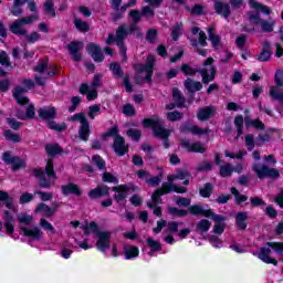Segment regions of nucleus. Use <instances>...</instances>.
<instances>
[{"instance_id": "nucleus-42", "label": "nucleus", "mask_w": 283, "mask_h": 283, "mask_svg": "<svg viewBox=\"0 0 283 283\" xmlns=\"http://www.w3.org/2000/svg\"><path fill=\"white\" fill-rule=\"evenodd\" d=\"M211 229V222L207 219H202L197 223V231L199 233H207Z\"/></svg>"}, {"instance_id": "nucleus-45", "label": "nucleus", "mask_w": 283, "mask_h": 283, "mask_svg": "<svg viewBox=\"0 0 283 283\" xmlns=\"http://www.w3.org/2000/svg\"><path fill=\"white\" fill-rule=\"evenodd\" d=\"M74 25L76 28V30H78V32H88L90 31V24H87V22L75 18L74 19Z\"/></svg>"}, {"instance_id": "nucleus-58", "label": "nucleus", "mask_w": 283, "mask_h": 283, "mask_svg": "<svg viewBox=\"0 0 283 283\" xmlns=\"http://www.w3.org/2000/svg\"><path fill=\"white\" fill-rule=\"evenodd\" d=\"M182 34V23H177L171 31V36L174 41H178V36Z\"/></svg>"}, {"instance_id": "nucleus-40", "label": "nucleus", "mask_w": 283, "mask_h": 283, "mask_svg": "<svg viewBox=\"0 0 283 283\" xmlns=\"http://www.w3.org/2000/svg\"><path fill=\"white\" fill-rule=\"evenodd\" d=\"M15 116L21 120H27V118H34V106L32 104H29L25 113H17Z\"/></svg>"}, {"instance_id": "nucleus-2", "label": "nucleus", "mask_w": 283, "mask_h": 283, "mask_svg": "<svg viewBox=\"0 0 283 283\" xmlns=\"http://www.w3.org/2000/svg\"><path fill=\"white\" fill-rule=\"evenodd\" d=\"M171 191H175V193H187V188L182 186H171L169 184H163L161 188L157 189L151 196V201L148 202V207L150 209H154L155 216H163V211L160 210V207H158V205L163 202L160 196H165V193H171Z\"/></svg>"}, {"instance_id": "nucleus-53", "label": "nucleus", "mask_w": 283, "mask_h": 283, "mask_svg": "<svg viewBox=\"0 0 283 283\" xmlns=\"http://www.w3.org/2000/svg\"><path fill=\"white\" fill-rule=\"evenodd\" d=\"M40 227L42 229H45V231H50V233H56V229L54 228V226H52V223L46 221L44 218L40 219Z\"/></svg>"}, {"instance_id": "nucleus-9", "label": "nucleus", "mask_w": 283, "mask_h": 283, "mask_svg": "<svg viewBox=\"0 0 283 283\" xmlns=\"http://www.w3.org/2000/svg\"><path fill=\"white\" fill-rule=\"evenodd\" d=\"M71 120H77L80 123L78 128V136L81 140H84V143H87L90 140V122H87V117H85L84 113L75 114L71 117Z\"/></svg>"}, {"instance_id": "nucleus-56", "label": "nucleus", "mask_w": 283, "mask_h": 283, "mask_svg": "<svg viewBox=\"0 0 283 283\" xmlns=\"http://www.w3.org/2000/svg\"><path fill=\"white\" fill-rule=\"evenodd\" d=\"M4 137L7 140H11V143H21V136L19 134L12 133L11 130H6Z\"/></svg>"}, {"instance_id": "nucleus-25", "label": "nucleus", "mask_w": 283, "mask_h": 283, "mask_svg": "<svg viewBox=\"0 0 283 283\" xmlns=\"http://www.w3.org/2000/svg\"><path fill=\"white\" fill-rule=\"evenodd\" d=\"M192 34L195 35V39H198V41H195L192 45L195 48H198V45H201V48H205L207 45V34L205 32L200 31L198 27H195L192 29Z\"/></svg>"}, {"instance_id": "nucleus-63", "label": "nucleus", "mask_w": 283, "mask_h": 283, "mask_svg": "<svg viewBox=\"0 0 283 283\" xmlns=\"http://www.w3.org/2000/svg\"><path fill=\"white\" fill-rule=\"evenodd\" d=\"M34 200V195L30 192H24L20 196V205H28V202H32Z\"/></svg>"}, {"instance_id": "nucleus-60", "label": "nucleus", "mask_w": 283, "mask_h": 283, "mask_svg": "<svg viewBox=\"0 0 283 283\" xmlns=\"http://www.w3.org/2000/svg\"><path fill=\"white\" fill-rule=\"evenodd\" d=\"M270 96H272V98H276V101H281V103H283V93H280V90L275 86H272L270 88Z\"/></svg>"}, {"instance_id": "nucleus-20", "label": "nucleus", "mask_w": 283, "mask_h": 283, "mask_svg": "<svg viewBox=\"0 0 283 283\" xmlns=\"http://www.w3.org/2000/svg\"><path fill=\"white\" fill-rule=\"evenodd\" d=\"M271 42L264 41L262 45L261 53L258 55V61H261L262 63H265L266 61H271Z\"/></svg>"}, {"instance_id": "nucleus-5", "label": "nucleus", "mask_w": 283, "mask_h": 283, "mask_svg": "<svg viewBox=\"0 0 283 283\" xmlns=\"http://www.w3.org/2000/svg\"><path fill=\"white\" fill-rule=\"evenodd\" d=\"M144 127H150L154 130L157 138L164 140V147L167 149L169 147V142L167 138L171 135V130L163 127V120L158 117H151L143 120Z\"/></svg>"}, {"instance_id": "nucleus-17", "label": "nucleus", "mask_w": 283, "mask_h": 283, "mask_svg": "<svg viewBox=\"0 0 283 283\" xmlns=\"http://www.w3.org/2000/svg\"><path fill=\"white\" fill-rule=\"evenodd\" d=\"M22 234L25 238H29L32 242H38V240H41L43 238V231L39 227H31V228H21Z\"/></svg>"}, {"instance_id": "nucleus-48", "label": "nucleus", "mask_w": 283, "mask_h": 283, "mask_svg": "<svg viewBox=\"0 0 283 283\" xmlns=\"http://www.w3.org/2000/svg\"><path fill=\"white\" fill-rule=\"evenodd\" d=\"M44 12L49 17H56V11L54 10V2L52 0H48L44 2Z\"/></svg>"}, {"instance_id": "nucleus-18", "label": "nucleus", "mask_w": 283, "mask_h": 283, "mask_svg": "<svg viewBox=\"0 0 283 283\" xmlns=\"http://www.w3.org/2000/svg\"><path fill=\"white\" fill-rule=\"evenodd\" d=\"M115 190V200L116 202H123L125 198H127V195L129 191H136V188L133 185L128 186H118L113 188Z\"/></svg>"}, {"instance_id": "nucleus-35", "label": "nucleus", "mask_w": 283, "mask_h": 283, "mask_svg": "<svg viewBox=\"0 0 283 283\" xmlns=\"http://www.w3.org/2000/svg\"><path fill=\"white\" fill-rule=\"evenodd\" d=\"M247 220H249V214L247 212H238L235 217L238 229L244 231V229H247Z\"/></svg>"}, {"instance_id": "nucleus-36", "label": "nucleus", "mask_w": 283, "mask_h": 283, "mask_svg": "<svg viewBox=\"0 0 283 283\" xmlns=\"http://www.w3.org/2000/svg\"><path fill=\"white\" fill-rule=\"evenodd\" d=\"M184 85L188 92H200V90H202V83L196 82L191 78H187Z\"/></svg>"}, {"instance_id": "nucleus-57", "label": "nucleus", "mask_w": 283, "mask_h": 283, "mask_svg": "<svg viewBox=\"0 0 283 283\" xmlns=\"http://www.w3.org/2000/svg\"><path fill=\"white\" fill-rule=\"evenodd\" d=\"M49 128L54 129V132H63L67 129V126L65 125V123L56 124V122L51 120L49 122Z\"/></svg>"}, {"instance_id": "nucleus-6", "label": "nucleus", "mask_w": 283, "mask_h": 283, "mask_svg": "<svg viewBox=\"0 0 283 283\" xmlns=\"http://www.w3.org/2000/svg\"><path fill=\"white\" fill-rule=\"evenodd\" d=\"M35 178L40 179V187H43L44 189H50L52 185H54V181L56 180V174L54 172V164L52 160H49L45 166V172L43 169L38 168L34 170Z\"/></svg>"}, {"instance_id": "nucleus-47", "label": "nucleus", "mask_w": 283, "mask_h": 283, "mask_svg": "<svg viewBox=\"0 0 283 283\" xmlns=\"http://www.w3.org/2000/svg\"><path fill=\"white\" fill-rule=\"evenodd\" d=\"M231 174H233V166H231L230 164H226L220 167L221 178H229L231 177Z\"/></svg>"}, {"instance_id": "nucleus-44", "label": "nucleus", "mask_w": 283, "mask_h": 283, "mask_svg": "<svg viewBox=\"0 0 283 283\" xmlns=\"http://www.w3.org/2000/svg\"><path fill=\"white\" fill-rule=\"evenodd\" d=\"M172 98H174L175 105L177 107H182V105H185V98L182 97V95L178 88L172 90Z\"/></svg>"}, {"instance_id": "nucleus-34", "label": "nucleus", "mask_w": 283, "mask_h": 283, "mask_svg": "<svg viewBox=\"0 0 283 283\" xmlns=\"http://www.w3.org/2000/svg\"><path fill=\"white\" fill-rule=\"evenodd\" d=\"M140 254V250L135 245H125L124 247V255L126 260H134V258H138Z\"/></svg>"}, {"instance_id": "nucleus-30", "label": "nucleus", "mask_w": 283, "mask_h": 283, "mask_svg": "<svg viewBox=\"0 0 283 283\" xmlns=\"http://www.w3.org/2000/svg\"><path fill=\"white\" fill-rule=\"evenodd\" d=\"M87 52L88 54H91V56L94 59V61H97L98 63H101V61H103L104 56H103V51H101V46L91 43L87 46Z\"/></svg>"}, {"instance_id": "nucleus-10", "label": "nucleus", "mask_w": 283, "mask_h": 283, "mask_svg": "<svg viewBox=\"0 0 283 283\" xmlns=\"http://www.w3.org/2000/svg\"><path fill=\"white\" fill-rule=\"evenodd\" d=\"M23 85L24 87H17L13 91V96L18 103V105H28V103H30V99H28L27 96H23V94H25V92H28V90H32V87H34V82H32V80H23Z\"/></svg>"}, {"instance_id": "nucleus-14", "label": "nucleus", "mask_w": 283, "mask_h": 283, "mask_svg": "<svg viewBox=\"0 0 283 283\" xmlns=\"http://www.w3.org/2000/svg\"><path fill=\"white\" fill-rule=\"evenodd\" d=\"M209 218L214 222L212 232L216 233V235H222L224 233V230L227 229V223H224V217L212 212Z\"/></svg>"}, {"instance_id": "nucleus-13", "label": "nucleus", "mask_w": 283, "mask_h": 283, "mask_svg": "<svg viewBox=\"0 0 283 283\" xmlns=\"http://www.w3.org/2000/svg\"><path fill=\"white\" fill-rule=\"evenodd\" d=\"M253 171H255L258 178H280V172L275 168H269L264 165H254Z\"/></svg>"}, {"instance_id": "nucleus-61", "label": "nucleus", "mask_w": 283, "mask_h": 283, "mask_svg": "<svg viewBox=\"0 0 283 283\" xmlns=\"http://www.w3.org/2000/svg\"><path fill=\"white\" fill-rule=\"evenodd\" d=\"M213 189V186L211 184H206L201 189H200V196L202 198H209L211 196V191Z\"/></svg>"}, {"instance_id": "nucleus-37", "label": "nucleus", "mask_w": 283, "mask_h": 283, "mask_svg": "<svg viewBox=\"0 0 283 283\" xmlns=\"http://www.w3.org/2000/svg\"><path fill=\"white\" fill-rule=\"evenodd\" d=\"M109 193V188L107 186H101L88 192L90 198H101V196H107Z\"/></svg>"}, {"instance_id": "nucleus-16", "label": "nucleus", "mask_w": 283, "mask_h": 283, "mask_svg": "<svg viewBox=\"0 0 283 283\" xmlns=\"http://www.w3.org/2000/svg\"><path fill=\"white\" fill-rule=\"evenodd\" d=\"M191 178V175L187 170H178L176 175H169L168 176V182H165L164 185H170L171 187H178L177 185H174L171 182L176 180H184V185H189V179Z\"/></svg>"}, {"instance_id": "nucleus-64", "label": "nucleus", "mask_w": 283, "mask_h": 283, "mask_svg": "<svg viewBox=\"0 0 283 283\" xmlns=\"http://www.w3.org/2000/svg\"><path fill=\"white\" fill-rule=\"evenodd\" d=\"M102 180L104 182H113L114 185L118 184V178H116V176L112 175L111 172H104Z\"/></svg>"}, {"instance_id": "nucleus-50", "label": "nucleus", "mask_w": 283, "mask_h": 283, "mask_svg": "<svg viewBox=\"0 0 283 283\" xmlns=\"http://www.w3.org/2000/svg\"><path fill=\"white\" fill-rule=\"evenodd\" d=\"M98 114H101V105L94 104L88 107V118L94 120V118H96Z\"/></svg>"}, {"instance_id": "nucleus-24", "label": "nucleus", "mask_w": 283, "mask_h": 283, "mask_svg": "<svg viewBox=\"0 0 283 283\" xmlns=\"http://www.w3.org/2000/svg\"><path fill=\"white\" fill-rule=\"evenodd\" d=\"M23 25V22L21 21V19H19L10 24L9 30L13 34H18L19 36H25V34H28V30H25Z\"/></svg>"}, {"instance_id": "nucleus-12", "label": "nucleus", "mask_w": 283, "mask_h": 283, "mask_svg": "<svg viewBox=\"0 0 283 283\" xmlns=\"http://www.w3.org/2000/svg\"><path fill=\"white\" fill-rule=\"evenodd\" d=\"M134 30H136V24L130 25L129 29L125 27H119L116 32V43L119 48L122 56H125V54L127 53V49L125 48V45H123V39H125V36H127L129 33L134 32Z\"/></svg>"}, {"instance_id": "nucleus-46", "label": "nucleus", "mask_w": 283, "mask_h": 283, "mask_svg": "<svg viewBox=\"0 0 283 283\" xmlns=\"http://www.w3.org/2000/svg\"><path fill=\"white\" fill-rule=\"evenodd\" d=\"M168 213H170V216H175V218H185V216L189 214V211L178 209L176 207H169L168 208Z\"/></svg>"}, {"instance_id": "nucleus-33", "label": "nucleus", "mask_w": 283, "mask_h": 283, "mask_svg": "<svg viewBox=\"0 0 283 283\" xmlns=\"http://www.w3.org/2000/svg\"><path fill=\"white\" fill-rule=\"evenodd\" d=\"M181 132H190L195 136H205V134H209V128H200L196 125L193 126L184 125L181 126Z\"/></svg>"}, {"instance_id": "nucleus-51", "label": "nucleus", "mask_w": 283, "mask_h": 283, "mask_svg": "<svg viewBox=\"0 0 283 283\" xmlns=\"http://www.w3.org/2000/svg\"><path fill=\"white\" fill-rule=\"evenodd\" d=\"M209 41L212 43V48L219 49L220 48V36L213 34V29H209Z\"/></svg>"}, {"instance_id": "nucleus-3", "label": "nucleus", "mask_w": 283, "mask_h": 283, "mask_svg": "<svg viewBox=\"0 0 283 283\" xmlns=\"http://www.w3.org/2000/svg\"><path fill=\"white\" fill-rule=\"evenodd\" d=\"M181 72L186 76H193V74H196L197 70H195L193 67H190L188 64H182ZM198 72L202 76V83H205V84L211 83V81H213V78H216V66H213L212 57H208L203 62L202 69H200Z\"/></svg>"}, {"instance_id": "nucleus-15", "label": "nucleus", "mask_w": 283, "mask_h": 283, "mask_svg": "<svg viewBox=\"0 0 283 283\" xmlns=\"http://www.w3.org/2000/svg\"><path fill=\"white\" fill-rule=\"evenodd\" d=\"M2 159L7 165H12L13 171H17V169H23L25 167V160L19 158V157H13L10 151H6L2 155Z\"/></svg>"}, {"instance_id": "nucleus-8", "label": "nucleus", "mask_w": 283, "mask_h": 283, "mask_svg": "<svg viewBox=\"0 0 283 283\" xmlns=\"http://www.w3.org/2000/svg\"><path fill=\"white\" fill-rule=\"evenodd\" d=\"M106 136H113L115 137L114 139V150L117 154V156H125V154H127V151L129 150V146L127 144H125V138H123V136L118 135V127L114 126L112 127Z\"/></svg>"}, {"instance_id": "nucleus-19", "label": "nucleus", "mask_w": 283, "mask_h": 283, "mask_svg": "<svg viewBox=\"0 0 283 283\" xmlns=\"http://www.w3.org/2000/svg\"><path fill=\"white\" fill-rule=\"evenodd\" d=\"M34 213H39L40 216H43L44 218H52L54 213H56V206L50 207L45 203H39L35 207Z\"/></svg>"}, {"instance_id": "nucleus-39", "label": "nucleus", "mask_w": 283, "mask_h": 283, "mask_svg": "<svg viewBox=\"0 0 283 283\" xmlns=\"http://www.w3.org/2000/svg\"><path fill=\"white\" fill-rule=\"evenodd\" d=\"M62 193L64 196H70V193H74V196H81V189H78V186L70 184L66 186H62Z\"/></svg>"}, {"instance_id": "nucleus-28", "label": "nucleus", "mask_w": 283, "mask_h": 283, "mask_svg": "<svg viewBox=\"0 0 283 283\" xmlns=\"http://www.w3.org/2000/svg\"><path fill=\"white\" fill-rule=\"evenodd\" d=\"M80 93L86 94L87 101H96V98L98 97V92H96V88H94L87 84L81 85Z\"/></svg>"}, {"instance_id": "nucleus-22", "label": "nucleus", "mask_w": 283, "mask_h": 283, "mask_svg": "<svg viewBox=\"0 0 283 283\" xmlns=\"http://www.w3.org/2000/svg\"><path fill=\"white\" fill-rule=\"evenodd\" d=\"M69 52L71 54V59L73 61H81V50H83V43L82 42H73L69 44Z\"/></svg>"}, {"instance_id": "nucleus-26", "label": "nucleus", "mask_w": 283, "mask_h": 283, "mask_svg": "<svg viewBox=\"0 0 283 283\" xmlns=\"http://www.w3.org/2000/svg\"><path fill=\"white\" fill-rule=\"evenodd\" d=\"M189 213L191 216H205V218H211L213 216V212L211 209H203L202 206L195 205L189 207Z\"/></svg>"}, {"instance_id": "nucleus-41", "label": "nucleus", "mask_w": 283, "mask_h": 283, "mask_svg": "<svg viewBox=\"0 0 283 283\" xmlns=\"http://www.w3.org/2000/svg\"><path fill=\"white\" fill-rule=\"evenodd\" d=\"M7 201V208L11 209V211H17V206L12 202V199L8 196V192L0 191V202Z\"/></svg>"}, {"instance_id": "nucleus-27", "label": "nucleus", "mask_w": 283, "mask_h": 283, "mask_svg": "<svg viewBox=\"0 0 283 283\" xmlns=\"http://www.w3.org/2000/svg\"><path fill=\"white\" fill-rule=\"evenodd\" d=\"M3 220H4V229L7 233L9 235H12L14 233V216L9 211H6L3 216Z\"/></svg>"}, {"instance_id": "nucleus-32", "label": "nucleus", "mask_w": 283, "mask_h": 283, "mask_svg": "<svg viewBox=\"0 0 283 283\" xmlns=\"http://www.w3.org/2000/svg\"><path fill=\"white\" fill-rule=\"evenodd\" d=\"M146 244L150 249V251L148 252V255H150V258L154 256L155 253H158V251H163V245L154 238H147Z\"/></svg>"}, {"instance_id": "nucleus-62", "label": "nucleus", "mask_w": 283, "mask_h": 283, "mask_svg": "<svg viewBox=\"0 0 283 283\" xmlns=\"http://www.w3.org/2000/svg\"><path fill=\"white\" fill-rule=\"evenodd\" d=\"M274 83L279 87H283V70L281 69L276 70L274 74Z\"/></svg>"}, {"instance_id": "nucleus-23", "label": "nucleus", "mask_w": 283, "mask_h": 283, "mask_svg": "<svg viewBox=\"0 0 283 283\" xmlns=\"http://www.w3.org/2000/svg\"><path fill=\"white\" fill-rule=\"evenodd\" d=\"M181 147H184V149H187V151H196L198 154H205V151H207L205 145L200 143L190 144L188 140H182Z\"/></svg>"}, {"instance_id": "nucleus-31", "label": "nucleus", "mask_w": 283, "mask_h": 283, "mask_svg": "<svg viewBox=\"0 0 283 283\" xmlns=\"http://www.w3.org/2000/svg\"><path fill=\"white\" fill-rule=\"evenodd\" d=\"M214 10L224 19H229V14H231L229 3H224L222 1L214 2Z\"/></svg>"}, {"instance_id": "nucleus-11", "label": "nucleus", "mask_w": 283, "mask_h": 283, "mask_svg": "<svg viewBox=\"0 0 283 283\" xmlns=\"http://www.w3.org/2000/svg\"><path fill=\"white\" fill-rule=\"evenodd\" d=\"M96 237H97L96 248L102 253H105L112 244V232H109V231H98L96 233Z\"/></svg>"}, {"instance_id": "nucleus-55", "label": "nucleus", "mask_w": 283, "mask_h": 283, "mask_svg": "<svg viewBox=\"0 0 283 283\" xmlns=\"http://www.w3.org/2000/svg\"><path fill=\"white\" fill-rule=\"evenodd\" d=\"M20 20L24 25H32L34 21H39V13H33L32 15L24 17Z\"/></svg>"}, {"instance_id": "nucleus-52", "label": "nucleus", "mask_w": 283, "mask_h": 283, "mask_svg": "<svg viewBox=\"0 0 283 283\" xmlns=\"http://www.w3.org/2000/svg\"><path fill=\"white\" fill-rule=\"evenodd\" d=\"M231 193L234 196L237 205H242V202H247L249 199L247 196L241 195L235 188H231Z\"/></svg>"}, {"instance_id": "nucleus-54", "label": "nucleus", "mask_w": 283, "mask_h": 283, "mask_svg": "<svg viewBox=\"0 0 283 283\" xmlns=\"http://www.w3.org/2000/svg\"><path fill=\"white\" fill-rule=\"evenodd\" d=\"M234 125L238 132L237 138H240V135L242 134V126L244 125V117H242V115L237 116L234 118Z\"/></svg>"}, {"instance_id": "nucleus-7", "label": "nucleus", "mask_w": 283, "mask_h": 283, "mask_svg": "<svg viewBox=\"0 0 283 283\" xmlns=\"http://www.w3.org/2000/svg\"><path fill=\"white\" fill-rule=\"evenodd\" d=\"M154 63H156V57H154V55H149L147 57L146 65L138 64L135 66L138 74V77L136 78L137 83H143V81H151V74H154Z\"/></svg>"}, {"instance_id": "nucleus-49", "label": "nucleus", "mask_w": 283, "mask_h": 283, "mask_svg": "<svg viewBox=\"0 0 283 283\" xmlns=\"http://www.w3.org/2000/svg\"><path fill=\"white\" fill-rule=\"evenodd\" d=\"M18 222L20 224H32V222H34V217L28 213H20L18 214Z\"/></svg>"}, {"instance_id": "nucleus-43", "label": "nucleus", "mask_w": 283, "mask_h": 283, "mask_svg": "<svg viewBox=\"0 0 283 283\" xmlns=\"http://www.w3.org/2000/svg\"><path fill=\"white\" fill-rule=\"evenodd\" d=\"M275 128H270L264 135H259L256 139V145H262V143H269L271 140V134H275Z\"/></svg>"}, {"instance_id": "nucleus-1", "label": "nucleus", "mask_w": 283, "mask_h": 283, "mask_svg": "<svg viewBox=\"0 0 283 283\" xmlns=\"http://www.w3.org/2000/svg\"><path fill=\"white\" fill-rule=\"evenodd\" d=\"M249 4H250V8L256 12V13H253V12L248 13V17L251 23H254L255 25H260L263 32H273V28H275V20L273 19L262 20V18H260V13L266 14L269 17L271 14V8L255 0H250Z\"/></svg>"}, {"instance_id": "nucleus-4", "label": "nucleus", "mask_w": 283, "mask_h": 283, "mask_svg": "<svg viewBox=\"0 0 283 283\" xmlns=\"http://www.w3.org/2000/svg\"><path fill=\"white\" fill-rule=\"evenodd\" d=\"M273 251L276 255H282L283 253V243L282 242H268L264 247H262L259 252H253V255L259 258L261 262L265 264H273V266H277V260L273 256Z\"/></svg>"}, {"instance_id": "nucleus-29", "label": "nucleus", "mask_w": 283, "mask_h": 283, "mask_svg": "<svg viewBox=\"0 0 283 283\" xmlns=\"http://www.w3.org/2000/svg\"><path fill=\"white\" fill-rule=\"evenodd\" d=\"M38 114L40 118H43L44 120H52L56 117V108L52 106L40 108Z\"/></svg>"}, {"instance_id": "nucleus-59", "label": "nucleus", "mask_w": 283, "mask_h": 283, "mask_svg": "<svg viewBox=\"0 0 283 283\" xmlns=\"http://www.w3.org/2000/svg\"><path fill=\"white\" fill-rule=\"evenodd\" d=\"M45 149L48 156H56V154H61V147H59V145H48Z\"/></svg>"}, {"instance_id": "nucleus-21", "label": "nucleus", "mask_w": 283, "mask_h": 283, "mask_svg": "<svg viewBox=\"0 0 283 283\" xmlns=\"http://www.w3.org/2000/svg\"><path fill=\"white\" fill-rule=\"evenodd\" d=\"M216 116V108L212 106H206L199 109L197 114L198 120H209Z\"/></svg>"}, {"instance_id": "nucleus-38", "label": "nucleus", "mask_w": 283, "mask_h": 283, "mask_svg": "<svg viewBox=\"0 0 283 283\" xmlns=\"http://www.w3.org/2000/svg\"><path fill=\"white\" fill-rule=\"evenodd\" d=\"M81 229L84 231L85 235H92V233H98V226L94 221L82 224Z\"/></svg>"}]
</instances>
